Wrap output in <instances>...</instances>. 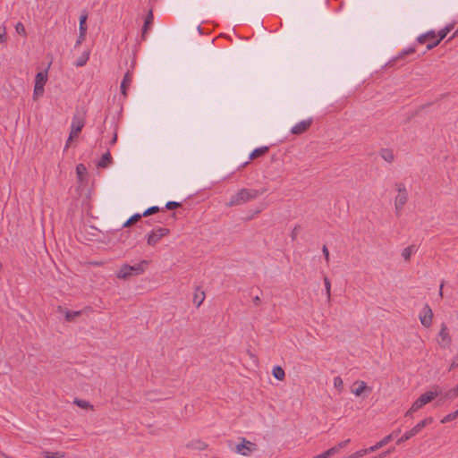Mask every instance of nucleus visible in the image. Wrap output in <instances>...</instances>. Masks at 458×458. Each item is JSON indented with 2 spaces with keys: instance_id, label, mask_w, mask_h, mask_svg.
I'll return each instance as SVG.
<instances>
[{
  "instance_id": "a878e982",
  "label": "nucleus",
  "mask_w": 458,
  "mask_h": 458,
  "mask_svg": "<svg viewBox=\"0 0 458 458\" xmlns=\"http://www.w3.org/2000/svg\"><path fill=\"white\" fill-rule=\"evenodd\" d=\"M268 147L265 146V147H260V148H258L256 149H254L250 154V160H253V159H256L259 157H262L264 155H266L267 152H268Z\"/></svg>"
},
{
  "instance_id": "09e8293b",
  "label": "nucleus",
  "mask_w": 458,
  "mask_h": 458,
  "mask_svg": "<svg viewBox=\"0 0 458 458\" xmlns=\"http://www.w3.org/2000/svg\"><path fill=\"white\" fill-rule=\"evenodd\" d=\"M388 454H390V451L384 452V453L380 454L378 456H375L373 458H383Z\"/></svg>"
},
{
  "instance_id": "864d4df0",
  "label": "nucleus",
  "mask_w": 458,
  "mask_h": 458,
  "mask_svg": "<svg viewBox=\"0 0 458 458\" xmlns=\"http://www.w3.org/2000/svg\"><path fill=\"white\" fill-rule=\"evenodd\" d=\"M456 366H458V362H456L455 360H454L450 366V370L454 369Z\"/></svg>"
},
{
  "instance_id": "e433bc0d",
  "label": "nucleus",
  "mask_w": 458,
  "mask_h": 458,
  "mask_svg": "<svg viewBox=\"0 0 458 458\" xmlns=\"http://www.w3.org/2000/svg\"><path fill=\"white\" fill-rule=\"evenodd\" d=\"M334 386L338 390V392H342L344 389V381L341 377L337 376L334 378Z\"/></svg>"
},
{
  "instance_id": "9d476101",
  "label": "nucleus",
  "mask_w": 458,
  "mask_h": 458,
  "mask_svg": "<svg viewBox=\"0 0 458 458\" xmlns=\"http://www.w3.org/2000/svg\"><path fill=\"white\" fill-rule=\"evenodd\" d=\"M433 316L431 308L428 304L424 305L419 314L421 325L427 328L430 327L433 322Z\"/></svg>"
},
{
  "instance_id": "b1692460",
  "label": "nucleus",
  "mask_w": 458,
  "mask_h": 458,
  "mask_svg": "<svg viewBox=\"0 0 458 458\" xmlns=\"http://www.w3.org/2000/svg\"><path fill=\"white\" fill-rule=\"evenodd\" d=\"M187 446H188L189 448H191V449H194V450H199V451H201V450H205V449H207L208 445H207L204 441H202V440L196 439V440H192V441H191V442L187 445Z\"/></svg>"
},
{
  "instance_id": "c9c22d12",
  "label": "nucleus",
  "mask_w": 458,
  "mask_h": 458,
  "mask_svg": "<svg viewBox=\"0 0 458 458\" xmlns=\"http://www.w3.org/2000/svg\"><path fill=\"white\" fill-rule=\"evenodd\" d=\"M445 397L446 399H454V398L458 397V385L456 386H454V388L448 390L445 393Z\"/></svg>"
},
{
  "instance_id": "79ce46f5",
  "label": "nucleus",
  "mask_w": 458,
  "mask_h": 458,
  "mask_svg": "<svg viewBox=\"0 0 458 458\" xmlns=\"http://www.w3.org/2000/svg\"><path fill=\"white\" fill-rule=\"evenodd\" d=\"M181 207V203L176 201H169L166 203L165 208L167 209H174Z\"/></svg>"
},
{
  "instance_id": "6e6552de",
  "label": "nucleus",
  "mask_w": 458,
  "mask_h": 458,
  "mask_svg": "<svg viewBox=\"0 0 458 458\" xmlns=\"http://www.w3.org/2000/svg\"><path fill=\"white\" fill-rule=\"evenodd\" d=\"M437 344L443 349L448 348L452 344V337L449 334V329L445 323L441 324Z\"/></svg>"
},
{
  "instance_id": "de8ad7c7",
  "label": "nucleus",
  "mask_w": 458,
  "mask_h": 458,
  "mask_svg": "<svg viewBox=\"0 0 458 458\" xmlns=\"http://www.w3.org/2000/svg\"><path fill=\"white\" fill-rule=\"evenodd\" d=\"M414 52H415V48L411 47V48L405 50L404 54L405 55H410V54H413Z\"/></svg>"
},
{
  "instance_id": "4c0bfd02",
  "label": "nucleus",
  "mask_w": 458,
  "mask_h": 458,
  "mask_svg": "<svg viewBox=\"0 0 458 458\" xmlns=\"http://www.w3.org/2000/svg\"><path fill=\"white\" fill-rule=\"evenodd\" d=\"M15 31L18 34H20V35H21L23 37L27 36L26 29H25L24 25L21 21L16 23V25H15Z\"/></svg>"
},
{
  "instance_id": "5701e85b",
  "label": "nucleus",
  "mask_w": 458,
  "mask_h": 458,
  "mask_svg": "<svg viewBox=\"0 0 458 458\" xmlns=\"http://www.w3.org/2000/svg\"><path fill=\"white\" fill-rule=\"evenodd\" d=\"M422 407H424L423 403L420 402L419 398H417L411 404V406L409 408V410L405 412V417H411L412 413L416 412L417 411L420 410Z\"/></svg>"
},
{
  "instance_id": "4468645a",
  "label": "nucleus",
  "mask_w": 458,
  "mask_h": 458,
  "mask_svg": "<svg viewBox=\"0 0 458 458\" xmlns=\"http://www.w3.org/2000/svg\"><path fill=\"white\" fill-rule=\"evenodd\" d=\"M436 40H437V36L434 30L427 31L426 33L420 35L417 38V41L420 44H426L427 46L428 43Z\"/></svg>"
},
{
  "instance_id": "dca6fc26",
  "label": "nucleus",
  "mask_w": 458,
  "mask_h": 458,
  "mask_svg": "<svg viewBox=\"0 0 458 458\" xmlns=\"http://www.w3.org/2000/svg\"><path fill=\"white\" fill-rule=\"evenodd\" d=\"M350 442H351V439H345L342 442H339L337 445L327 449L326 451V454H327L328 457L335 455V454L339 453L341 451V449L346 447L350 444Z\"/></svg>"
},
{
  "instance_id": "8fccbe9b",
  "label": "nucleus",
  "mask_w": 458,
  "mask_h": 458,
  "mask_svg": "<svg viewBox=\"0 0 458 458\" xmlns=\"http://www.w3.org/2000/svg\"><path fill=\"white\" fill-rule=\"evenodd\" d=\"M253 302L256 304V305H259L260 303V298L259 296H256L254 299H253Z\"/></svg>"
},
{
  "instance_id": "49530a36",
  "label": "nucleus",
  "mask_w": 458,
  "mask_h": 458,
  "mask_svg": "<svg viewBox=\"0 0 458 458\" xmlns=\"http://www.w3.org/2000/svg\"><path fill=\"white\" fill-rule=\"evenodd\" d=\"M313 458H329L327 454H326V451L322 454H319L316 456H314Z\"/></svg>"
},
{
  "instance_id": "0eeeda50",
  "label": "nucleus",
  "mask_w": 458,
  "mask_h": 458,
  "mask_svg": "<svg viewBox=\"0 0 458 458\" xmlns=\"http://www.w3.org/2000/svg\"><path fill=\"white\" fill-rule=\"evenodd\" d=\"M257 450V445L252 443L246 438H242V442L235 446V452L243 456L250 455L254 451Z\"/></svg>"
},
{
  "instance_id": "bb28decb",
  "label": "nucleus",
  "mask_w": 458,
  "mask_h": 458,
  "mask_svg": "<svg viewBox=\"0 0 458 458\" xmlns=\"http://www.w3.org/2000/svg\"><path fill=\"white\" fill-rule=\"evenodd\" d=\"M272 374L275 378L283 381L285 377V372L281 366H275L272 369Z\"/></svg>"
},
{
  "instance_id": "412c9836",
  "label": "nucleus",
  "mask_w": 458,
  "mask_h": 458,
  "mask_svg": "<svg viewBox=\"0 0 458 458\" xmlns=\"http://www.w3.org/2000/svg\"><path fill=\"white\" fill-rule=\"evenodd\" d=\"M154 22V15H153V12L150 10L146 18H145V21H144V25H143V28H142V37H145L146 34L148 33V30L150 29V27L152 26Z\"/></svg>"
},
{
  "instance_id": "f8f14e48",
  "label": "nucleus",
  "mask_w": 458,
  "mask_h": 458,
  "mask_svg": "<svg viewBox=\"0 0 458 458\" xmlns=\"http://www.w3.org/2000/svg\"><path fill=\"white\" fill-rule=\"evenodd\" d=\"M312 119L309 118L297 123L292 129L291 132L294 135H301L306 132L312 124Z\"/></svg>"
},
{
  "instance_id": "a19ab883",
  "label": "nucleus",
  "mask_w": 458,
  "mask_h": 458,
  "mask_svg": "<svg viewBox=\"0 0 458 458\" xmlns=\"http://www.w3.org/2000/svg\"><path fill=\"white\" fill-rule=\"evenodd\" d=\"M158 210H159L158 207H157V206L151 207V208H148V209L143 213V216H150V215H152V214H155V213H157Z\"/></svg>"
},
{
  "instance_id": "72a5a7b5",
  "label": "nucleus",
  "mask_w": 458,
  "mask_h": 458,
  "mask_svg": "<svg viewBox=\"0 0 458 458\" xmlns=\"http://www.w3.org/2000/svg\"><path fill=\"white\" fill-rule=\"evenodd\" d=\"M369 453H372V451L369 450V447L358 450L355 453L349 455L347 458H359V457H361Z\"/></svg>"
},
{
  "instance_id": "6ab92c4d",
  "label": "nucleus",
  "mask_w": 458,
  "mask_h": 458,
  "mask_svg": "<svg viewBox=\"0 0 458 458\" xmlns=\"http://www.w3.org/2000/svg\"><path fill=\"white\" fill-rule=\"evenodd\" d=\"M393 437H394V433H391V434L384 437L380 441L376 443L374 445H371L369 447V450L372 452H375V451L382 448L383 446L386 445L393 439Z\"/></svg>"
},
{
  "instance_id": "f03ea898",
  "label": "nucleus",
  "mask_w": 458,
  "mask_h": 458,
  "mask_svg": "<svg viewBox=\"0 0 458 458\" xmlns=\"http://www.w3.org/2000/svg\"><path fill=\"white\" fill-rule=\"evenodd\" d=\"M148 266V261L142 260L136 265L131 266L123 264L116 272V277L123 280H127L132 276H139L145 272Z\"/></svg>"
},
{
  "instance_id": "c85d7f7f",
  "label": "nucleus",
  "mask_w": 458,
  "mask_h": 458,
  "mask_svg": "<svg viewBox=\"0 0 458 458\" xmlns=\"http://www.w3.org/2000/svg\"><path fill=\"white\" fill-rule=\"evenodd\" d=\"M205 300V293L204 292H199L197 291L195 293H194V296H193V303L197 306V307H199L202 302L204 301Z\"/></svg>"
},
{
  "instance_id": "58836bf2",
  "label": "nucleus",
  "mask_w": 458,
  "mask_h": 458,
  "mask_svg": "<svg viewBox=\"0 0 458 458\" xmlns=\"http://www.w3.org/2000/svg\"><path fill=\"white\" fill-rule=\"evenodd\" d=\"M89 60V54L82 55L76 62L77 67H81L86 64Z\"/></svg>"
},
{
  "instance_id": "aec40b11",
  "label": "nucleus",
  "mask_w": 458,
  "mask_h": 458,
  "mask_svg": "<svg viewBox=\"0 0 458 458\" xmlns=\"http://www.w3.org/2000/svg\"><path fill=\"white\" fill-rule=\"evenodd\" d=\"M58 311L64 314L66 321H73L76 318L81 315V311H72L63 309L61 306L58 307Z\"/></svg>"
},
{
  "instance_id": "393cba45",
  "label": "nucleus",
  "mask_w": 458,
  "mask_h": 458,
  "mask_svg": "<svg viewBox=\"0 0 458 458\" xmlns=\"http://www.w3.org/2000/svg\"><path fill=\"white\" fill-rule=\"evenodd\" d=\"M417 251L415 245H410L402 251V257L405 261H410L411 257Z\"/></svg>"
},
{
  "instance_id": "7c9ffc66",
  "label": "nucleus",
  "mask_w": 458,
  "mask_h": 458,
  "mask_svg": "<svg viewBox=\"0 0 458 458\" xmlns=\"http://www.w3.org/2000/svg\"><path fill=\"white\" fill-rule=\"evenodd\" d=\"M87 19H88L87 13H83L81 14L79 30H80V31H81V34H83V32H87V25H86Z\"/></svg>"
},
{
  "instance_id": "cd10ccee",
  "label": "nucleus",
  "mask_w": 458,
  "mask_h": 458,
  "mask_svg": "<svg viewBox=\"0 0 458 458\" xmlns=\"http://www.w3.org/2000/svg\"><path fill=\"white\" fill-rule=\"evenodd\" d=\"M74 404H76L78 407L85 410H94V406L86 400H81V399H75Z\"/></svg>"
},
{
  "instance_id": "5fc2aeb1",
  "label": "nucleus",
  "mask_w": 458,
  "mask_h": 458,
  "mask_svg": "<svg viewBox=\"0 0 458 458\" xmlns=\"http://www.w3.org/2000/svg\"><path fill=\"white\" fill-rule=\"evenodd\" d=\"M117 136L114 134V138L112 139L111 144H114L116 142Z\"/></svg>"
},
{
  "instance_id": "20e7f679",
  "label": "nucleus",
  "mask_w": 458,
  "mask_h": 458,
  "mask_svg": "<svg viewBox=\"0 0 458 458\" xmlns=\"http://www.w3.org/2000/svg\"><path fill=\"white\" fill-rule=\"evenodd\" d=\"M433 422L432 417H427L424 420L418 422L413 428L410 430H407L398 440L397 444H402L405 441H408L417 434H419L425 427L431 424Z\"/></svg>"
},
{
  "instance_id": "2f4dec72",
  "label": "nucleus",
  "mask_w": 458,
  "mask_h": 458,
  "mask_svg": "<svg viewBox=\"0 0 458 458\" xmlns=\"http://www.w3.org/2000/svg\"><path fill=\"white\" fill-rule=\"evenodd\" d=\"M143 216V214H135L132 216H131L124 224L123 227H129L138 222L141 217Z\"/></svg>"
},
{
  "instance_id": "ddd939ff",
  "label": "nucleus",
  "mask_w": 458,
  "mask_h": 458,
  "mask_svg": "<svg viewBox=\"0 0 458 458\" xmlns=\"http://www.w3.org/2000/svg\"><path fill=\"white\" fill-rule=\"evenodd\" d=\"M453 28H454V25L450 24V25H446L445 28L440 30L438 31V33L437 34V40L428 43L427 46V49L430 50V49H433L434 47H436L441 42V40H443L446 37V35L451 31V30Z\"/></svg>"
},
{
  "instance_id": "a211bd4d",
  "label": "nucleus",
  "mask_w": 458,
  "mask_h": 458,
  "mask_svg": "<svg viewBox=\"0 0 458 458\" xmlns=\"http://www.w3.org/2000/svg\"><path fill=\"white\" fill-rule=\"evenodd\" d=\"M379 156L384 161L389 164L393 163L395 159V155L391 148H382L379 152Z\"/></svg>"
},
{
  "instance_id": "423d86ee",
  "label": "nucleus",
  "mask_w": 458,
  "mask_h": 458,
  "mask_svg": "<svg viewBox=\"0 0 458 458\" xmlns=\"http://www.w3.org/2000/svg\"><path fill=\"white\" fill-rule=\"evenodd\" d=\"M85 125V119L83 116L75 114L72 117L71 123V132L69 135V140H72L74 138H77L81 133L82 128Z\"/></svg>"
},
{
  "instance_id": "603ef678",
  "label": "nucleus",
  "mask_w": 458,
  "mask_h": 458,
  "mask_svg": "<svg viewBox=\"0 0 458 458\" xmlns=\"http://www.w3.org/2000/svg\"><path fill=\"white\" fill-rule=\"evenodd\" d=\"M443 287H444V283H442L440 284V289H439V296L442 298L443 297Z\"/></svg>"
},
{
  "instance_id": "f257e3e1",
  "label": "nucleus",
  "mask_w": 458,
  "mask_h": 458,
  "mask_svg": "<svg viewBox=\"0 0 458 458\" xmlns=\"http://www.w3.org/2000/svg\"><path fill=\"white\" fill-rule=\"evenodd\" d=\"M266 190H256L249 188H242L233 193L228 202L225 203L227 208L243 205L249 201L256 199L259 196L262 195Z\"/></svg>"
},
{
  "instance_id": "c756f323",
  "label": "nucleus",
  "mask_w": 458,
  "mask_h": 458,
  "mask_svg": "<svg viewBox=\"0 0 458 458\" xmlns=\"http://www.w3.org/2000/svg\"><path fill=\"white\" fill-rule=\"evenodd\" d=\"M76 174L78 176V179L81 182L84 179V176L87 174V168L83 164H79L76 166Z\"/></svg>"
},
{
  "instance_id": "6e6d98bb",
  "label": "nucleus",
  "mask_w": 458,
  "mask_h": 458,
  "mask_svg": "<svg viewBox=\"0 0 458 458\" xmlns=\"http://www.w3.org/2000/svg\"><path fill=\"white\" fill-rule=\"evenodd\" d=\"M455 419L458 418V409L453 412Z\"/></svg>"
},
{
  "instance_id": "4d7b16f0",
  "label": "nucleus",
  "mask_w": 458,
  "mask_h": 458,
  "mask_svg": "<svg viewBox=\"0 0 458 458\" xmlns=\"http://www.w3.org/2000/svg\"><path fill=\"white\" fill-rule=\"evenodd\" d=\"M71 141L72 140H69V139L67 140L66 144H65V148H69Z\"/></svg>"
},
{
  "instance_id": "473e14b6",
  "label": "nucleus",
  "mask_w": 458,
  "mask_h": 458,
  "mask_svg": "<svg viewBox=\"0 0 458 458\" xmlns=\"http://www.w3.org/2000/svg\"><path fill=\"white\" fill-rule=\"evenodd\" d=\"M326 295L328 301L331 300V282L327 276L324 277Z\"/></svg>"
},
{
  "instance_id": "a18cd8bd",
  "label": "nucleus",
  "mask_w": 458,
  "mask_h": 458,
  "mask_svg": "<svg viewBox=\"0 0 458 458\" xmlns=\"http://www.w3.org/2000/svg\"><path fill=\"white\" fill-rule=\"evenodd\" d=\"M86 34H87V32H83V34H81V31H80V35L77 39V45H80L81 42H83L85 40Z\"/></svg>"
},
{
  "instance_id": "7ed1b4c3",
  "label": "nucleus",
  "mask_w": 458,
  "mask_h": 458,
  "mask_svg": "<svg viewBox=\"0 0 458 458\" xmlns=\"http://www.w3.org/2000/svg\"><path fill=\"white\" fill-rule=\"evenodd\" d=\"M394 189L397 194L394 197V208L397 216H400L403 207L408 201V191L403 182H398L394 183Z\"/></svg>"
},
{
  "instance_id": "9b49d317",
  "label": "nucleus",
  "mask_w": 458,
  "mask_h": 458,
  "mask_svg": "<svg viewBox=\"0 0 458 458\" xmlns=\"http://www.w3.org/2000/svg\"><path fill=\"white\" fill-rule=\"evenodd\" d=\"M440 393H441L440 387L438 386H435L432 387L431 390L421 394L418 398L420 400V402L425 406L426 404L432 402L435 398H437Z\"/></svg>"
},
{
  "instance_id": "c03bdc74",
  "label": "nucleus",
  "mask_w": 458,
  "mask_h": 458,
  "mask_svg": "<svg viewBox=\"0 0 458 458\" xmlns=\"http://www.w3.org/2000/svg\"><path fill=\"white\" fill-rule=\"evenodd\" d=\"M6 40V28L4 26L0 27V41L5 42Z\"/></svg>"
},
{
  "instance_id": "f704fd0d",
  "label": "nucleus",
  "mask_w": 458,
  "mask_h": 458,
  "mask_svg": "<svg viewBox=\"0 0 458 458\" xmlns=\"http://www.w3.org/2000/svg\"><path fill=\"white\" fill-rule=\"evenodd\" d=\"M43 455L46 458H62L64 456V453L63 452H48L46 451L43 453Z\"/></svg>"
},
{
  "instance_id": "f3484780",
  "label": "nucleus",
  "mask_w": 458,
  "mask_h": 458,
  "mask_svg": "<svg viewBox=\"0 0 458 458\" xmlns=\"http://www.w3.org/2000/svg\"><path fill=\"white\" fill-rule=\"evenodd\" d=\"M132 82V75L130 72H126L121 83V92L125 98L127 96V89L131 87Z\"/></svg>"
},
{
  "instance_id": "2eb2a0df",
  "label": "nucleus",
  "mask_w": 458,
  "mask_h": 458,
  "mask_svg": "<svg viewBox=\"0 0 458 458\" xmlns=\"http://www.w3.org/2000/svg\"><path fill=\"white\" fill-rule=\"evenodd\" d=\"M366 390H370V388L367 386L366 382L356 381V382H354V384L351 389V392L355 396H360Z\"/></svg>"
},
{
  "instance_id": "4be33fe9",
  "label": "nucleus",
  "mask_w": 458,
  "mask_h": 458,
  "mask_svg": "<svg viewBox=\"0 0 458 458\" xmlns=\"http://www.w3.org/2000/svg\"><path fill=\"white\" fill-rule=\"evenodd\" d=\"M113 163V158L110 152L105 153L99 162L98 163V167L106 168Z\"/></svg>"
},
{
  "instance_id": "1a4fd4ad",
  "label": "nucleus",
  "mask_w": 458,
  "mask_h": 458,
  "mask_svg": "<svg viewBox=\"0 0 458 458\" xmlns=\"http://www.w3.org/2000/svg\"><path fill=\"white\" fill-rule=\"evenodd\" d=\"M169 233V229L160 227L156 230H152L147 236V242L150 246H155L159 241Z\"/></svg>"
},
{
  "instance_id": "ea45409f",
  "label": "nucleus",
  "mask_w": 458,
  "mask_h": 458,
  "mask_svg": "<svg viewBox=\"0 0 458 458\" xmlns=\"http://www.w3.org/2000/svg\"><path fill=\"white\" fill-rule=\"evenodd\" d=\"M455 420V418H454V413H453V412H451V413H449V414L445 415V417H443V418L441 419L440 422H441V423H443V424H445V423H448V422H450V421H453V420Z\"/></svg>"
},
{
  "instance_id": "3c124183",
  "label": "nucleus",
  "mask_w": 458,
  "mask_h": 458,
  "mask_svg": "<svg viewBox=\"0 0 458 458\" xmlns=\"http://www.w3.org/2000/svg\"><path fill=\"white\" fill-rule=\"evenodd\" d=\"M297 233H298V228L295 227L293 230V233H292V237L294 239L297 235Z\"/></svg>"
},
{
  "instance_id": "13d9d810",
  "label": "nucleus",
  "mask_w": 458,
  "mask_h": 458,
  "mask_svg": "<svg viewBox=\"0 0 458 458\" xmlns=\"http://www.w3.org/2000/svg\"><path fill=\"white\" fill-rule=\"evenodd\" d=\"M399 432H400V429L394 431V432H393V433H394V437L395 435H398V433H399Z\"/></svg>"
},
{
  "instance_id": "39448f33",
  "label": "nucleus",
  "mask_w": 458,
  "mask_h": 458,
  "mask_svg": "<svg viewBox=\"0 0 458 458\" xmlns=\"http://www.w3.org/2000/svg\"><path fill=\"white\" fill-rule=\"evenodd\" d=\"M47 81V72H39L35 77V85L33 90V98L38 99L44 94V87Z\"/></svg>"
},
{
  "instance_id": "37998d69",
  "label": "nucleus",
  "mask_w": 458,
  "mask_h": 458,
  "mask_svg": "<svg viewBox=\"0 0 458 458\" xmlns=\"http://www.w3.org/2000/svg\"><path fill=\"white\" fill-rule=\"evenodd\" d=\"M322 252L324 254V257H325V259H326V262L328 264L329 261H330V254H329V250L327 247V245H323L322 247Z\"/></svg>"
}]
</instances>
